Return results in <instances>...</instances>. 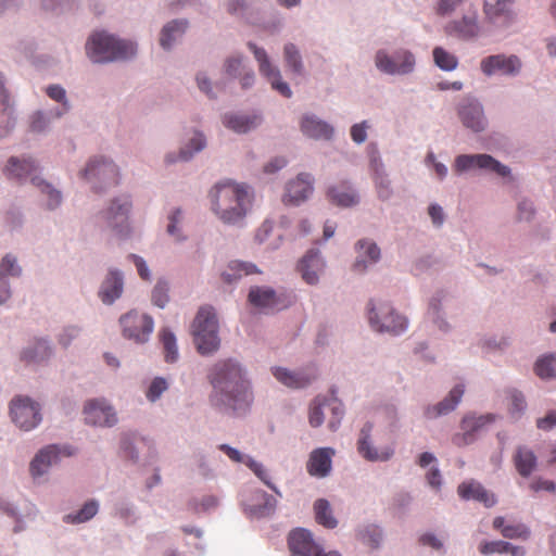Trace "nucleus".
Instances as JSON below:
<instances>
[{"mask_svg": "<svg viewBox=\"0 0 556 556\" xmlns=\"http://www.w3.org/2000/svg\"><path fill=\"white\" fill-rule=\"evenodd\" d=\"M256 273H258V270L254 264L232 261L229 263L228 268L222 274V278L225 282L232 283L242 276Z\"/></svg>", "mask_w": 556, "mask_h": 556, "instance_id": "39", "label": "nucleus"}, {"mask_svg": "<svg viewBox=\"0 0 556 556\" xmlns=\"http://www.w3.org/2000/svg\"><path fill=\"white\" fill-rule=\"evenodd\" d=\"M273 375L279 382L290 388H304L316 378L315 370L295 372L281 367L274 368Z\"/></svg>", "mask_w": 556, "mask_h": 556, "instance_id": "26", "label": "nucleus"}, {"mask_svg": "<svg viewBox=\"0 0 556 556\" xmlns=\"http://www.w3.org/2000/svg\"><path fill=\"white\" fill-rule=\"evenodd\" d=\"M37 170V166L30 160L21 161L17 157H11L8 162V166L5 168V174L10 179H18L22 180L24 178L30 177L31 184L37 186L42 194L48 198V208L56 207L62 200L60 191L53 189L49 184L40 179L38 176L34 175Z\"/></svg>", "mask_w": 556, "mask_h": 556, "instance_id": "5", "label": "nucleus"}, {"mask_svg": "<svg viewBox=\"0 0 556 556\" xmlns=\"http://www.w3.org/2000/svg\"><path fill=\"white\" fill-rule=\"evenodd\" d=\"M248 47L253 52L254 58L258 63L260 73L267 78L271 88L278 91L281 96L290 98L292 96V91L289 85L282 80L279 68L270 63L266 51L253 42H248Z\"/></svg>", "mask_w": 556, "mask_h": 556, "instance_id": "10", "label": "nucleus"}, {"mask_svg": "<svg viewBox=\"0 0 556 556\" xmlns=\"http://www.w3.org/2000/svg\"><path fill=\"white\" fill-rule=\"evenodd\" d=\"M186 29V21H173L166 24L161 31V47L165 50L170 49L173 42L179 37H181Z\"/></svg>", "mask_w": 556, "mask_h": 556, "instance_id": "37", "label": "nucleus"}, {"mask_svg": "<svg viewBox=\"0 0 556 556\" xmlns=\"http://www.w3.org/2000/svg\"><path fill=\"white\" fill-rule=\"evenodd\" d=\"M83 413L85 421L92 426L112 427L117 422L116 412L103 399L87 401Z\"/></svg>", "mask_w": 556, "mask_h": 556, "instance_id": "15", "label": "nucleus"}, {"mask_svg": "<svg viewBox=\"0 0 556 556\" xmlns=\"http://www.w3.org/2000/svg\"><path fill=\"white\" fill-rule=\"evenodd\" d=\"M530 489L534 492H539V491L554 492L556 486H555V483L551 480L538 478V479H534L530 483Z\"/></svg>", "mask_w": 556, "mask_h": 556, "instance_id": "61", "label": "nucleus"}, {"mask_svg": "<svg viewBox=\"0 0 556 556\" xmlns=\"http://www.w3.org/2000/svg\"><path fill=\"white\" fill-rule=\"evenodd\" d=\"M313 192V177L309 174H299V176L291 180L283 194V202L286 204L298 205L305 201Z\"/></svg>", "mask_w": 556, "mask_h": 556, "instance_id": "19", "label": "nucleus"}, {"mask_svg": "<svg viewBox=\"0 0 556 556\" xmlns=\"http://www.w3.org/2000/svg\"><path fill=\"white\" fill-rule=\"evenodd\" d=\"M377 68L389 75H406L414 71L415 56L408 50H397L389 55L384 50H379L375 56Z\"/></svg>", "mask_w": 556, "mask_h": 556, "instance_id": "7", "label": "nucleus"}, {"mask_svg": "<svg viewBox=\"0 0 556 556\" xmlns=\"http://www.w3.org/2000/svg\"><path fill=\"white\" fill-rule=\"evenodd\" d=\"M522 63L517 55L494 54L481 60V72L486 76L502 74L506 76H515L519 74Z\"/></svg>", "mask_w": 556, "mask_h": 556, "instance_id": "14", "label": "nucleus"}, {"mask_svg": "<svg viewBox=\"0 0 556 556\" xmlns=\"http://www.w3.org/2000/svg\"><path fill=\"white\" fill-rule=\"evenodd\" d=\"M325 263L320 257L318 251H308L298 265V270L301 273L303 280L308 285H316L318 282L319 274L324 270Z\"/></svg>", "mask_w": 556, "mask_h": 556, "instance_id": "23", "label": "nucleus"}, {"mask_svg": "<svg viewBox=\"0 0 556 556\" xmlns=\"http://www.w3.org/2000/svg\"><path fill=\"white\" fill-rule=\"evenodd\" d=\"M208 380L213 386L212 401L235 412L243 410L252 402L250 382L240 364L233 359L217 362L210 370Z\"/></svg>", "mask_w": 556, "mask_h": 556, "instance_id": "1", "label": "nucleus"}, {"mask_svg": "<svg viewBox=\"0 0 556 556\" xmlns=\"http://www.w3.org/2000/svg\"><path fill=\"white\" fill-rule=\"evenodd\" d=\"M314 510L316 516V521L329 529H333L337 527V520L331 515L330 504L327 500L320 498L317 500L314 504Z\"/></svg>", "mask_w": 556, "mask_h": 556, "instance_id": "40", "label": "nucleus"}, {"mask_svg": "<svg viewBox=\"0 0 556 556\" xmlns=\"http://www.w3.org/2000/svg\"><path fill=\"white\" fill-rule=\"evenodd\" d=\"M463 394H464L463 386L458 384V386L454 387L450 391L448 395L443 401H441L437 405L429 406L426 408V410H425L426 417L432 419V418H437L442 415H446L450 412L454 410L455 407L460 402Z\"/></svg>", "mask_w": 556, "mask_h": 556, "instance_id": "27", "label": "nucleus"}, {"mask_svg": "<svg viewBox=\"0 0 556 556\" xmlns=\"http://www.w3.org/2000/svg\"><path fill=\"white\" fill-rule=\"evenodd\" d=\"M324 407H326V400L320 401L318 397L311 404L308 421L312 427H319L324 422Z\"/></svg>", "mask_w": 556, "mask_h": 556, "instance_id": "47", "label": "nucleus"}, {"mask_svg": "<svg viewBox=\"0 0 556 556\" xmlns=\"http://www.w3.org/2000/svg\"><path fill=\"white\" fill-rule=\"evenodd\" d=\"M152 302L154 305L163 308L168 302V287L164 282H159L152 291Z\"/></svg>", "mask_w": 556, "mask_h": 556, "instance_id": "54", "label": "nucleus"}, {"mask_svg": "<svg viewBox=\"0 0 556 556\" xmlns=\"http://www.w3.org/2000/svg\"><path fill=\"white\" fill-rule=\"evenodd\" d=\"M191 151H187L182 149L179 153V159L182 161H187L192 156L193 152L201 151L205 147V138L202 134H195L194 137L190 140Z\"/></svg>", "mask_w": 556, "mask_h": 556, "instance_id": "55", "label": "nucleus"}, {"mask_svg": "<svg viewBox=\"0 0 556 556\" xmlns=\"http://www.w3.org/2000/svg\"><path fill=\"white\" fill-rule=\"evenodd\" d=\"M514 464L518 473L527 478L536 467V456L530 448L519 446L514 455Z\"/></svg>", "mask_w": 556, "mask_h": 556, "instance_id": "33", "label": "nucleus"}, {"mask_svg": "<svg viewBox=\"0 0 556 556\" xmlns=\"http://www.w3.org/2000/svg\"><path fill=\"white\" fill-rule=\"evenodd\" d=\"M286 65L295 74L303 73V63L300 51L293 43H287L283 48Z\"/></svg>", "mask_w": 556, "mask_h": 556, "instance_id": "44", "label": "nucleus"}, {"mask_svg": "<svg viewBox=\"0 0 556 556\" xmlns=\"http://www.w3.org/2000/svg\"><path fill=\"white\" fill-rule=\"evenodd\" d=\"M99 509L98 502L91 500L83 506L76 514H68L64 516V521L67 523H81L90 520Z\"/></svg>", "mask_w": 556, "mask_h": 556, "instance_id": "42", "label": "nucleus"}, {"mask_svg": "<svg viewBox=\"0 0 556 556\" xmlns=\"http://www.w3.org/2000/svg\"><path fill=\"white\" fill-rule=\"evenodd\" d=\"M510 547V543L505 541H483L479 545V552L483 555H490V554H504L508 552V548Z\"/></svg>", "mask_w": 556, "mask_h": 556, "instance_id": "48", "label": "nucleus"}, {"mask_svg": "<svg viewBox=\"0 0 556 556\" xmlns=\"http://www.w3.org/2000/svg\"><path fill=\"white\" fill-rule=\"evenodd\" d=\"M457 492L463 500H475L482 503L485 507H492L496 503L494 494L490 493L481 483L475 480L460 483Z\"/></svg>", "mask_w": 556, "mask_h": 556, "instance_id": "25", "label": "nucleus"}, {"mask_svg": "<svg viewBox=\"0 0 556 556\" xmlns=\"http://www.w3.org/2000/svg\"><path fill=\"white\" fill-rule=\"evenodd\" d=\"M261 122L257 115H225L224 124L236 132L244 134L255 128Z\"/></svg>", "mask_w": 556, "mask_h": 556, "instance_id": "35", "label": "nucleus"}, {"mask_svg": "<svg viewBox=\"0 0 556 556\" xmlns=\"http://www.w3.org/2000/svg\"><path fill=\"white\" fill-rule=\"evenodd\" d=\"M168 388L167 381L162 377H156L150 383V387L147 390L146 396L149 401L155 402L164 391Z\"/></svg>", "mask_w": 556, "mask_h": 556, "instance_id": "51", "label": "nucleus"}, {"mask_svg": "<svg viewBox=\"0 0 556 556\" xmlns=\"http://www.w3.org/2000/svg\"><path fill=\"white\" fill-rule=\"evenodd\" d=\"M374 180L379 198L383 200L389 199L392 191L390 188V180L387 175L383 172L376 169Z\"/></svg>", "mask_w": 556, "mask_h": 556, "instance_id": "49", "label": "nucleus"}, {"mask_svg": "<svg viewBox=\"0 0 556 556\" xmlns=\"http://www.w3.org/2000/svg\"><path fill=\"white\" fill-rule=\"evenodd\" d=\"M368 125L366 122L355 124L351 128V138L355 143H363L367 138Z\"/></svg>", "mask_w": 556, "mask_h": 556, "instance_id": "58", "label": "nucleus"}, {"mask_svg": "<svg viewBox=\"0 0 556 556\" xmlns=\"http://www.w3.org/2000/svg\"><path fill=\"white\" fill-rule=\"evenodd\" d=\"M131 202L127 197L117 198L111 202L109 207L101 212L104 224L121 236L129 233L128 214Z\"/></svg>", "mask_w": 556, "mask_h": 556, "instance_id": "9", "label": "nucleus"}, {"mask_svg": "<svg viewBox=\"0 0 556 556\" xmlns=\"http://www.w3.org/2000/svg\"><path fill=\"white\" fill-rule=\"evenodd\" d=\"M534 371L542 379L555 377L556 355H547L538 359L534 366Z\"/></svg>", "mask_w": 556, "mask_h": 556, "instance_id": "45", "label": "nucleus"}, {"mask_svg": "<svg viewBox=\"0 0 556 556\" xmlns=\"http://www.w3.org/2000/svg\"><path fill=\"white\" fill-rule=\"evenodd\" d=\"M435 65L442 71L451 72L457 68L458 59L442 47H435L432 51Z\"/></svg>", "mask_w": 556, "mask_h": 556, "instance_id": "41", "label": "nucleus"}, {"mask_svg": "<svg viewBox=\"0 0 556 556\" xmlns=\"http://www.w3.org/2000/svg\"><path fill=\"white\" fill-rule=\"evenodd\" d=\"M472 168L489 169L500 176H508L509 167L503 165L489 154H462L455 159L454 170L463 173Z\"/></svg>", "mask_w": 556, "mask_h": 556, "instance_id": "11", "label": "nucleus"}, {"mask_svg": "<svg viewBox=\"0 0 556 556\" xmlns=\"http://www.w3.org/2000/svg\"><path fill=\"white\" fill-rule=\"evenodd\" d=\"M169 223L167 225V232L175 237L177 240H180L181 237L176 233L177 225L181 222V211L179 208L175 210L173 214L168 217Z\"/></svg>", "mask_w": 556, "mask_h": 556, "instance_id": "62", "label": "nucleus"}, {"mask_svg": "<svg viewBox=\"0 0 556 556\" xmlns=\"http://www.w3.org/2000/svg\"><path fill=\"white\" fill-rule=\"evenodd\" d=\"M123 292V278L121 273L112 270L102 282L99 296L105 304H112Z\"/></svg>", "mask_w": 556, "mask_h": 556, "instance_id": "29", "label": "nucleus"}, {"mask_svg": "<svg viewBox=\"0 0 556 556\" xmlns=\"http://www.w3.org/2000/svg\"><path fill=\"white\" fill-rule=\"evenodd\" d=\"M458 115L464 126L476 132L482 131L485 127L483 109L477 101H467L462 104Z\"/></svg>", "mask_w": 556, "mask_h": 556, "instance_id": "24", "label": "nucleus"}, {"mask_svg": "<svg viewBox=\"0 0 556 556\" xmlns=\"http://www.w3.org/2000/svg\"><path fill=\"white\" fill-rule=\"evenodd\" d=\"M329 201L338 206L349 207L358 203V195L348 182L330 187L327 191Z\"/></svg>", "mask_w": 556, "mask_h": 556, "instance_id": "30", "label": "nucleus"}, {"mask_svg": "<svg viewBox=\"0 0 556 556\" xmlns=\"http://www.w3.org/2000/svg\"><path fill=\"white\" fill-rule=\"evenodd\" d=\"M288 546L293 556H313L317 553L319 544L313 540L308 530L298 528L290 532Z\"/></svg>", "mask_w": 556, "mask_h": 556, "instance_id": "20", "label": "nucleus"}, {"mask_svg": "<svg viewBox=\"0 0 556 556\" xmlns=\"http://www.w3.org/2000/svg\"><path fill=\"white\" fill-rule=\"evenodd\" d=\"M333 455L334 450L331 447H319L314 450L309 454V458L306 464L307 472L311 476L318 478L328 476L331 471V458Z\"/></svg>", "mask_w": 556, "mask_h": 556, "instance_id": "21", "label": "nucleus"}, {"mask_svg": "<svg viewBox=\"0 0 556 556\" xmlns=\"http://www.w3.org/2000/svg\"><path fill=\"white\" fill-rule=\"evenodd\" d=\"M208 195L212 210L225 224L240 222L251 206L252 198L248 186L232 180L216 184Z\"/></svg>", "mask_w": 556, "mask_h": 556, "instance_id": "2", "label": "nucleus"}, {"mask_svg": "<svg viewBox=\"0 0 556 556\" xmlns=\"http://www.w3.org/2000/svg\"><path fill=\"white\" fill-rule=\"evenodd\" d=\"M160 340L163 345L165 361L167 363L176 362L178 359V350L174 333L167 329H163L160 333Z\"/></svg>", "mask_w": 556, "mask_h": 556, "instance_id": "43", "label": "nucleus"}, {"mask_svg": "<svg viewBox=\"0 0 556 556\" xmlns=\"http://www.w3.org/2000/svg\"><path fill=\"white\" fill-rule=\"evenodd\" d=\"M218 504V500L214 495H205L202 497L201 502H194L192 504V509L195 513L207 511L212 508H215Z\"/></svg>", "mask_w": 556, "mask_h": 556, "instance_id": "57", "label": "nucleus"}, {"mask_svg": "<svg viewBox=\"0 0 556 556\" xmlns=\"http://www.w3.org/2000/svg\"><path fill=\"white\" fill-rule=\"evenodd\" d=\"M534 210L532 203L529 201H521L518 204V218L520 220H530L533 216Z\"/></svg>", "mask_w": 556, "mask_h": 556, "instance_id": "64", "label": "nucleus"}, {"mask_svg": "<svg viewBox=\"0 0 556 556\" xmlns=\"http://www.w3.org/2000/svg\"><path fill=\"white\" fill-rule=\"evenodd\" d=\"M326 406L331 409L333 417L329 420L328 427L330 430L336 431L343 417V408L340 403L326 401Z\"/></svg>", "mask_w": 556, "mask_h": 556, "instance_id": "56", "label": "nucleus"}, {"mask_svg": "<svg viewBox=\"0 0 556 556\" xmlns=\"http://www.w3.org/2000/svg\"><path fill=\"white\" fill-rule=\"evenodd\" d=\"M194 344L201 355H210L219 349L218 321L212 306H203L191 326Z\"/></svg>", "mask_w": 556, "mask_h": 556, "instance_id": "4", "label": "nucleus"}, {"mask_svg": "<svg viewBox=\"0 0 556 556\" xmlns=\"http://www.w3.org/2000/svg\"><path fill=\"white\" fill-rule=\"evenodd\" d=\"M301 130L304 135L315 139H330L333 135V128L329 124L309 115L303 117Z\"/></svg>", "mask_w": 556, "mask_h": 556, "instance_id": "31", "label": "nucleus"}, {"mask_svg": "<svg viewBox=\"0 0 556 556\" xmlns=\"http://www.w3.org/2000/svg\"><path fill=\"white\" fill-rule=\"evenodd\" d=\"M225 71L231 77H239L244 74L247 71L242 63V56L236 55L228 58L225 62Z\"/></svg>", "mask_w": 556, "mask_h": 556, "instance_id": "53", "label": "nucleus"}, {"mask_svg": "<svg viewBox=\"0 0 556 556\" xmlns=\"http://www.w3.org/2000/svg\"><path fill=\"white\" fill-rule=\"evenodd\" d=\"M514 0H484L483 14L486 23L496 27H506L513 22L511 4Z\"/></svg>", "mask_w": 556, "mask_h": 556, "instance_id": "17", "label": "nucleus"}, {"mask_svg": "<svg viewBox=\"0 0 556 556\" xmlns=\"http://www.w3.org/2000/svg\"><path fill=\"white\" fill-rule=\"evenodd\" d=\"M47 94L58 102L63 103V105L67 109V101L65 98V90L59 85H51L47 88Z\"/></svg>", "mask_w": 556, "mask_h": 556, "instance_id": "60", "label": "nucleus"}, {"mask_svg": "<svg viewBox=\"0 0 556 556\" xmlns=\"http://www.w3.org/2000/svg\"><path fill=\"white\" fill-rule=\"evenodd\" d=\"M83 177L92 185L96 192H101L118 184L119 170L112 161L94 157L83 170Z\"/></svg>", "mask_w": 556, "mask_h": 556, "instance_id": "6", "label": "nucleus"}, {"mask_svg": "<svg viewBox=\"0 0 556 556\" xmlns=\"http://www.w3.org/2000/svg\"><path fill=\"white\" fill-rule=\"evenodd\" d=\"M61 453L66 456L73 454L67 447L61 450L58 445H49L42 448L30 463L31 475L34 477L43 475L52 464L56 463Z\"/></svg>", "mask_w": 556, "mask_h": 556, "instance_id": "22", "label": "nucleus"}, {"mask_svg": "<svg viewBox=\"0 0 556 556\" xmlns=\"http://www.w3.org/2000/svg\"><path fill=\"white\" fill-rule=\"evenodd\" d=\"M485 417L466 416L462 421L464 433L455 434L452 439L454 445L462 447L475 441V432L486 422Z\"/></svg>", "mask_w": 556, "mask_h": 556, "instance_id": "28", "label": "nucleus"}, {"mask_svg": "<svg viewBox=\"0 0 556 556\" xmlns=\"http://www.w3.org/2000/svg\"><path fill=\"white\" fill-rule=\"evenodd\" d=\"M361 538L368 546L376 548L379 546L382 535L380 529L377 526L371 525L361 532Z\"/></svg>", "mask_w": 556, "mask_h": 556, "instance_id": "50", "label": "nucleus"}, {"mask_svg": "<svg viewBox=\"0 0 556 556\" xmlns=\"http://www.w3.org/2000/svg\"><path fill=\"white\" fill-rule=\"evenodd\" d=\"M245 465L254 472V475L262 480L264 484H266L269 489H271L274 492L279 494L277 488L270 482L269 475L267 470L264 468V466L254 459L248 457Z\"/></svg>", "mask_w": 556, "mask_h": 556, "instance_id": "46", "label": "nucleus"}, {"mask_svg": "<svg viewBox=\"0 0 556 556\" xmlns=\"http://www.w3.org/2000/svg\"><path fill=\"white\" fill-rule=\"evenodd\" d=\"M462 2L463 0H439L437 12L440 15L451 14Z\"/></svg>", "mask_w": 556, "mask_h": 556, "instance_id": "59", "label": "nucleus"}, {"mask_svg": "<svg viewBox=\"0 0 556 556\" xmlns=\"http://www.w3.org/2000/svg\"><path fill=\"white\" fill-rule=\"evenodd\" d=\"M493 528L501 531L502 535L507 539L527 540L530 536V530L523 523L505 525L504 517H496L493 520Z\"/></svg>", "mask_w": 556, "mask_h": 556, "instance_id": "36", "label": "nucleus"}, {"mask_svg": "<svg viewBox=\"0 0 556 556\" xmlns=\"http://www.w3.org/2000/svg\"><path fill=\"white\" fill-rule=\"evenodd\" d=\"M381 317L378 313H376V308L372 303H369L368 309V319L371 327L379 332H391L393 334H399L404 331L407 327V320L393 311H391L387 305H383L380 308Z\"/></svg>", "mask_w": 556, "mask_h": 556, "instance_id": "13", "label": "nucleus"}, {"mask_svg": "<svg viewBox=\"0 0 556 556\" xmlns=\"http://www.w3.org/2000/svg\"><path fill=\"white\" fill-rule=\"evenodd\" d=\"M86 51L92 62L104 63L129 59L136 54L137 47L131 41L117 39L105 33H96L87 41Z\"/></svg>", "mask_w": 556, "mask_h": 556, "instance_id": "3", "label": "nucleus"}, {"mask_svg": "<svg viewBox=\"0 0 556 556\" xmlns=\"http://www.w3.org/2000/svg\"><path fill=\"white\" fill-rule=\"evenodd\" d=\"M21 274V267L16 264V258L12 255H5L0 264V277L7 276H18Z\"/></svg>", "mask_w": 556, "mask_h": 556, "instance_id": "52", "label": "nucleus"}, {"mask_svg": "<svg viewBox=\"0 0 556 556\" xmlns=\"http://www.w3.org/2000/svg\"><path fill=\"white\" fill-rule=\"evenodd\" d=\"M556 426V412H549L545 417L536 420V427L541 430L548 431Z\"/></svg>", "mask_w": 556, "mask_h": 556, "instance_id": "63", "label": "nucleus"}, {"mask_svg": "<svg viewBox=\"0 0 556 556\" xmlns=\"http://www.w3.org/2000/svg\"><path fill=\"white\" fill-rule=\"evenodd\" d=\"M51 355V349L46 340H37L33 346L27 348L23 354L22 359L26 364H40L48 359Z\"/></svg>", "mask_w": 556, "mask_h": 556, "instance_id": "38", "label": "nucleus"}, {"mask_svg": "<svg viewBox=\"0 0 556 556\" xmlns=\"http://www.w3.org/2000/svg\"><path fill=\"white\" fill-rule=\"evenodd\" d=\"M445 34L463 40H469L481 34V26L478 21L477 12L471 15H464L459 20H454L444 27Z\"/></svg>", "mask_w": 556, "mask_h": 556, "instance_id": "18", "label": "nucleus"}, {"mask_svg": "<svg viewBox=\"0 0 556 556\" xmlns=\"http://www.w3.org/2000/svg\"><path fill=\"white\" fill-rule=\"evenodd\" d=\"M123 336L138 343L148 341L153 331L154 323L151 316L130 311L119 318Z\"/></svg>", "mask_w": 556, "mask_h": 556, "instance_id": "8", "label": "nucleus"}, {"mask_svg": "<svg viewBox=\"0 0 556 556\" xmlns=\"http://www.w3.org/2000/svg\"><path fill=\"white\" fill-rule=\"evenodd\" d=\"M249 301L252 305L265 308V309H277L278 299L276 293L270 288H252L249 292Z\"/></svg>", "mask_w": 556, "mask_h": 556, "instance_id": "32", "label": "nucleus"}, {"mask_svg": "<svg viewBox=\"0 0 556 556\" xmlns=\"http://www.w3.org/2000/svg\"><path fill=\"white\" fill-rule=\"evenodd\" d=\"M11 416L14 424L26 431L34 429L41 420L38 404L29 397L14 399L11 403Z\"/></svg>", "mask_w": 556, "mask_h": 556, "instance_id": "12", "label": "nucleus"}, {"mask_svg": "<svg viewBox=\"0 0 556 556\" xmlns=\"http://www.w3.org/2000/svg\"><path fill=\"white\" fill-rule=\"evenodd\" d=\"M356 248L358 251V258L353 267L359 273L364 271L367 267L366 261L363 257L366 256L370 264L377 262L380 257V249L375 242L368 240H359L356 243Z\"/></svg>", "mask_w": 556, "mask_h": 556, "instance_id": "34", "label": "nucleus"}, {"mask_svg": "<svg viewBox=\"0 0 556 556\" xmlns=\"http://www.w3.org/2000/svg\"><path fill=\"white\" fill-rule=\"evenodd\" d=\"M372 425L367 422L359 432L357 440V452L369 462H386L394 453L393 446L375 447L370 442Z\"/></svg>", "mask_w": 556, "mask_h": 556, "instance_id": "16", "label": "nucleus"}]
</instances>
